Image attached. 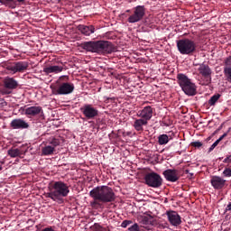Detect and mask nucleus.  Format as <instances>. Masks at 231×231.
Listing matches in <instances>:
<instances>
[{
    "mask_svg": "<svg viewBox=\"0 0 231 231\" xmlns=\"http://www.w3.org/2000/svg\"><path fill=\"white\" fill-rule=\"evenodd\" d=\"M166 216L172 226H180L181 225V217L176 211H167Z\"/></svg>",
    "mask_w": 231,
    "mask_h": 231,
    "instance_id": "obj_13",
    "label": "nucleus"
},
{
    "mask_svg": "<svg viewBox=\"0 0 231 231\" xmlns=\"http://www.w3.org/2000/svg\"><path fill=\"white\" fill-rule=\"evenodd\" d=\"M231 211V202L226 206V212Z\"/></svg>",
    "mask_w": 231,
    "mask_h": 231,
    "instance_id": "obj_40",
    "label": "nucleus"
},
{
    "mask_svg": "<svg viewBox=\"0 0 231 231\" xmlns=\"http://www.w3.org/2000/svg\"><path fill=\"white\" fill-rule=\"evenodd\" d=\"M147 124H149V122L145 121L144 119H136L134 122V127L135 131H143V125H147Z\"/></svg>",
    "mask_w": 231,
    "mask_h": 231,
    "instance_id": "obj_24",
    "label": "nucleus"
},
{
    "mask_svg": "<svg viewBox=\"0 0 231 231\" xmlns=\"http://www.w3.org/2000/svg\"><path fill=\"white\" fill-rule=\"evenodd\" d=\"M69 194V186L63 181H55L50 187V192L46 194V198H50L56 203H64V198H68Z\"/></svg>",
    "mask_w": 231,
    "mask_h": 231,
    "instance_id": "obj_2",
    "label": "nucleus"
},
{
    "mask_svg": "<svg viewBox=\"0 0 231 231\" xmlns=\"http://www.w3.org/2000/svg\"><path fill=\"white\" fill-rule=\"evenodd\" d=\"M143 17H145V6L137 5L134 8V14L128 17L127 21L130 23H140Z\"/></svg>",
    "mask_w": 231,
    "mask_h": 231,
    "instance_id": "obj_9",
    "label": "nucleus"
},
{
    "mask_svg": "<svg viewBox=\"0 0 231 231\" xmlns=\"http://www.w3.org/2000/svg\"><path fill=\"white\" fill-rule=\"evenodd\" d=\"M144 181L148 187L152 189H160V186L162 185L163 180L162 176L156 172H150L144 176Z\"/></svg>",
    "mask_w": 231,
    "mask_h": 231,
    "instance_id": "obj_7",
    "label": "nucleus"
},
{
    "mask_svg": "<svg viewBox=\"0 0 231 231\" xmlns=\"http://www.w3.org/2000/svg\"><path fill=\"white\" fill-rule=\"evenodd\" d=\"M52 95H71L75 91V85L71 82L57 81L55 85H51Z\"/></svg>",
    "mask_w": 231,
    "mask_h": 231,
    "instance_id": "obj_5",
    "label": "nucleus"
},
{
    "mask_svg": "<svg viewBox=\"0 0 231 231\" xmlns=\"http://www.w3.org/2000/svg\"><path fill=\"white\" fill-rule=\"evenodd\" d=\"M152 113H154V108L151 106L143 107V109L138 111L137 116L142 118L143 120L149 122L151 118H152Z\"/></svg>",
    "mask_w": 231,
    "mask_h": 231,
    "instance_id": "obj_12",
    "label": "nucleus"
},
{
    "mask_svg": "<svg viewBox=\"0 0 231 231\" xmlns=\"http://www.w3.org/2000/svg\"><path fill=\"white\" fill-rule=\"evenodd\" d=\"M177 82H178L179 86L181 88V89L183 90L192 81H190L189 77H187L185 74L180 73L177 75Z\"/></svg>",
    "mask_w": 231,
    "mask_h": 231,
    "instance_id": "obj_18",
    "label": "nucleus"
},
{
    "mask_svg": "<svg viewBox=\"0 0 231 231\" xmlns=\"http://www.w3.org/2000/svg\"><path fill=\"white\" fill-rule=\"evenodd\" d=\"M90 198L101 203H113L116 199V195L109 186H97L89 192Z\"/></svg>",
    "mask_w": 231,
    "mask_h": 231,
    "instance_id": "obj_3",
    "label": "nucleus"
},
{
    "mask_svg": "<svg viewBox=\"0 0 231 231\" xmlns=\"http://www.w3.org/2000/svg\"><path fill=\"white\" fill-rule=\"evenodd\" d=\"M197 147H200L199 145H198Z\"/></svg>",
    "mask_w": 231,
    "mask_h": 231,
    "instance_id": "obj_45",
    "label": "nucleus"
},
{
    "mask_svg": "<svg viewBox=\"0 0 231 231\" xmlns=\"http://www.w3.org/2000/svg\"><path fill=\"white\" fill-rule=\"evenodd\" d=\"M225 183H226V180L219 176H214L211 179V185L217 190L223 189V187H225Z\"/></svg>",
    "mask_w": 231,
    "mask_h": 231,
    "instance_id": "obj_17",
    "label": "nucleus"
},
{
    "mask_svg": "<svg viewBox=\"0 0 231 231\" xmlns=\"http://www.w3.org/2000/svg\"><path fill=\"white\" fill-rule=\"evenodd\" d=\"M224 68H231V56H228L224 60Z\"/></svg>",
    "mask_w": 231,
    "mask_h": 231,
    "instance_id": "obj_29",
    "label": "nucleus"
},
{
    "mask_svg": "<svg viewBox=\"0 0 231 231\" xmlns=\"http://www.w3.org/2000/svg\"><path fill=\"white\" fill-rule=\"evenodd\" d=\"M52 145H60V140L59 138H53L51 142Z\"/></svg>",
    "mask_w": 231,
    "mask_h": 231,
    "instance_id": "obj_35",
    "label": "nucleus"
},
{
    "mask_svg": "<svg viewBox=\"0 0 231 231\" xmlns=\"http://www.w3.org/2000/svg\"><path fill=\"white\" fill-rule=\"evenodd\" d=\"M129 231H140V226L138 224H134L128 228Z\"/></svg>",
    "mask_w": 231,
    "mask_h": 231,
    "instance_id": "obj_32",
    "label": "nucleus"
},
{
    "mask_svg": "<svg viewBox=\"0 0 231 231\" xmlns=\"http://www.w3.org/2000/svg\"><path fill=\"white\" fill-rule=\"evenodd\" d=\"M224 163H231V154L227 156L224 161Z\"/></svg>",
    "mask_w": 231,
    "mask_h": 231,
    "instance_id": "obj_38",
    "label": "nucleus"
},
{
    "mask_svg": "<svg viewBox=\"0 0 231 231\" xmlns=\"http://www.w3.org/2000/svg\"><path fill=\"white\" fill-rule=\"evenodd\" d=\"M162 174L165 180L167 181H171V183H174L180 180V175H178V171L176 170H165Z\"/></svg>",
    "mask_w": 231,
    "mask_h": 231,
    "instance_id": "obj_15",
    "label": "nucleus"
},
{
    "mask_svg": "<svg viewBox=\"0 0 231 231\" xmlns=\"http://www.w3.org/2000/svg\"><path fill=\"white\" fill-rule=\"evenodd\" d=\"M227 135H228V133H225L212 145H218L219 142H221V140H223V138H226V136H227Z\"/></svg>",
    "mask_w": 231,
    "mask_h": 231,
    "instance_id": "obj_33",
    "label": "nucleus"
},
{
    "mask_svg": "<svg viewBox=\"0 0 231 231\" xmlns=\"http://www.w3.org/2000/svg\"><path fill=\"white\" fill-rule=\"evenodd\" d=\"M42 113V106H29L24 109V115L27 116H37V115H41Z\"/></svg>",
    "mask_w": 231,
    "mask_h": 231,
    "instance_id": "obj_19",
    "label": "nucleus"
},
{
    "mask_svg": "<svg viewBox=\"0 0 231 231\" xmlns=\"http://www.w3.org/2000/svg\"><path fill=\"white\" fill-rule=\"evenodd\" d=\"M197 48L198 45L196 44V42L189 38H183L177 41V50L180 55H193L196 53Z\"/></svg>",
    "mask_w": 231,
    "mask_h": 231,
    "instance_id": "obj_4",
    "label": "nucleus"
},
{
    "mask_svg": "<svg viewBox=\"0 0 231 231\" xmlns=\"http://www.w3.org/2000/svg\"><path fill=\"white\" fill-rule=\"evenodd\" d=\"M224 73L226 75V80L231 82V68H224Z\"/></svg>",
    "mask_w": 231,
    "mask_h": 231,
    "instance_id": "obj_28",
    "label": "nucleus"
},
{
    "mask_svg": "<svg viewBox=\"0 0 231 231\" xmlns=\"http://www.w3.org/2000/svg\"><path fill=\"white\" fill-rule=\"evenodd\" d=\"M222 129H223V125H221L218 127L217 131H221Z\"/></svg>",
    "mask_w": 231,
    "mask_h": 231,
    "instance_id": "obj_43",
    "label": "nucleus"
},
{
    "mask_svg": "<svg viewBox=\"0 0 231 231\" xmlns=\"http://www.w3.org/2000/svg\"><path fill=\"white\" fill-rule=\"evenodd\" d=\"M175 134L172 132H170L168 134H161L158 136V142L160 145H166V143H169L171 140L174 138Z\"/></svg>",
    "mask_w": 231,
    "mask_h": 231,
    "instance_id": "obj_21",
    "label": "nucleus"
},
{
    "mask_svg": "<svg viewBox=\"0 0 231 231\" xmlns=\"http://www.w3.org/2000/svg\"><path fill=\"white\" fill-rule=\"evenodd\" d=\"M182 91L189 97H194L196 95V84L191 81Z\"/></svg>",
    "mask_w": 231,
    "mask_h": 231,
    "instance_id": "obj_23",
    "label": "nucleus"
},
{
    "mask_svg": "<svg viewBox=\"0 0 231 231\" xmlns=\"http://www.w3.org/2000/svg\"><path fill=\"white\" fill-rule=\"evenodd\" d=\"M14 1L15 0H0V3H2V5H8L9 3H14ZM26 0H17L18 3H23Z\"/></svg>",
    "mask_w": 231,
    "mask_h": 231,
    "instance_id": "obj_31",
    "label": "nucleus"
},
{
    "mask_svg": "<svg viewBox=\"0 0 231 231\" xmlns=\"http://www.w3.org/2000/svg\"><path fill=\"white\" fill-rule=\"evenodd\" d=\"M129 225H133V221L131 220H124L121 224L122 228H127Z\"/></svg>",
    "mask_w": 231,
    "mask_h": 231,
    "instance_id": "obj_30",
    "label": "nucleus"
},
{
    "mask_svg": "<svg viewBox=\"0 0 231 231\" xmlns=\"http://www.w3.org/2000/svg\"><path fill=\"white\" fill-rule=\"evenodd\" d=\"M157 152H163L165 151V148H162V145L155 146Z\"/></svg>",
    "mask_w": 231,
    "mask_h": 231,
    "instance_id": "obj_37",
    "label": "nucleus"
},
{
    "mask_svg": "<svg viewBox=\"0 0 231 231\" xmlns=\"http://www.w3.org/2000/svg\"><path fill=\"white\" fill-rule=\"evenodd\" d=\"M64 69V67L59 66V65H54V66H49L45 67L43 69V73L46 75H50V73H60Z\"/></svg>",
    "mask_w": 231,
    "mask_h": 231,
    "instance_id": "obj_22",
    "label": "nucleus"
},
{
    "mask_svg": "<svg viewBox=\"0 0 231 231\" xmlns=\"http://www.w3.org/2000/svg\"><path fill=\"white\" fill-rule=\"evenodd\" d=\"M224 176H226V178H230L231 177V169L230 168H226L223 171Z\"/></svg>",
    "mask_w": 231,
    "mask_h": 231,
    "instance_id": "obj_34",
    "label": "nucleus"
},
{
    "mask_svg": "<svg viewBox=\"0 0 231 231\" xmlns=\"http://www.w3.org/2000/svg\"><path fill=\"white\" fill-rule=\"evenodd\" d=\"M189 145H203V143L201 142H193Z\"/></svg>",
    "mask_w": 231,
    "mask_h": 231,
    "instance_id": "obj_39",
    "label": "nucleus"
},
{
    "mask_svg": "<svg viewBox=\"0 0 231 231\" xmlns=\"http://www.w3.org/2000/svg\"><path fill=\"white\" fill-rule=\"evenodd\" d=\"M79 111L87 118V120H95L98 116V109L93 106L91 104H85L80 108Z\"/></svg>",
    "mask_w": 231,
    "mask_h": 231,
    "instance_id": "obj_8",
    "label": "nucleus"
},
{
    "mask_svg": "<svg viewBox=\"0 0 231 231\" xmlns=\"http://www.w3.org/2000/svg\"><path fill=\"white\" fill-rule=\"evenodd\" d=\"M53 151H55L53 146H44L42 148V154H44V156H50V154H53Z\"/></svg>",
    "mask_w": 231,
    "mask_h": 231,
    "instance_id": "obj_27",
    "label": "nucleus"
},
{
    "mask_svg": "<svg viewBox=\"0 0 231 231\" xmlns=\"http://www.w3.org/2000/svg\"><path fill=\"white\" fill-rule=\"evenodd\" d=\"M199 68L197 71L201 75L204 79H206V84H210L212 82V69L207 63H201L198 65Z\"/></svg>",
    "mask_w": 231,
    "mask_h": 231,
    "instance_id": "obj_10",
    "label": "nucleus"
},
{
    "mask_svg": "<svg viewBox=\"0 0 231 231\" xmlns=\"http://www.w3.org/2000/svg\"><path fill=\"white\" fill-rule=\"evenodd\" d=\"M8 154L11 156V158H17V156H21V150L17 148H12L8 151Z\"/></svg>",
    "mask_w": 231,
    "mask_h": 231,
    "instance_id": "obj_26",
    "label": "nucleus"
},
{
    "mask_svg": "<svg viewBox=\"0 0 231 231\" xmlns=\"http://www.w3.org/2000/svg\"><path fill=\"white\" fill-rule=\"evenodd\" d=\"M5 164V162H0V171H3V165Z\"/></svg>",
    "mask_w": 231,
    "mask_h": 231,
    "instance_id": "obj_42",
    "label": "nucleus"
},
{
    "mask_svg": "<svg viewBox=\"0 0 231 231\" xmlns=\"http://www.w3.org/2000/svg\"><path fill=\"white\" fill-rule=\"evenodd\" d=\"M214 149H216V145H211L208 150V152H212V151H214Z\"/></svg>",
    "mask_w": 231,
    "mask_h": 231,
    "instance_id": "obj_41",
    "label": "nucleus"
},
{
    "mask_svg": "<svg viewBox=\"0 0 231 231\" xmlns=\"http://www.w3.org/2000/svg\"><path fill=\"white\" fill-rule=\"evenodd\" d=\"M219 98H221V95L220 94H215L214 96H212L208 104V106H216V104L217 103V100H219Z\"/></svg>",
    "mask_w": 231,
    "mask_h": 231,
    "instance_id": "obj_25",
    "label": "nucleus"
},
{
    "mask_svg": "<svg viewBox=\"0 0 231 231\" xmlns=\"http://www.w3.org/2000/svg\"><path fill=\"white\" fill-rule=\"evenodd\" d=\"M80 48L90 53L97 55H106L115 51V45L108 41H90L81 43Z\"/></svg>",
    "mask_w": 231,
    "mask_h": 231,
    "instance_id": "obj_1",
    "label": "nucleus"
},
{
    "mask_svg": "<svg viewBox=\"0 0 231 231\" xmlns=\"http://www.w3.org/2000/svg\"><path fill=\"white\" fill-rule=\"evenodd\" d=\"M90 205L93 208H97V207H98V202L97 199H94L92 202H90Z\"/></svg>",
    "mask_w": 231,
    "mask_h": 231,
    "instance_id": "obj_36",
    "label": "nucleus"
},
{
    "mask_svg": "<svg viewBox=\"0 0 231 231\" xmlns=\"http://www.w3.org/2000/svg\"><path fill=\"white\" fill-rule=\"evenodd\" d=\"M126 12H130V10H127Z\"/></svg>",
    "mask_w": 231,
    "mask_h": 231,
    "instance_id": "obj_44",
    "label": "nucleus"
},
{
    "mask_svg": "<svg viewBox=\"0 0 231 231\" xmlns=\"http://www.w3.org/2000/svg\"><path fill=\"white\" fill-rule=\"evenodd\" d=\"M77 30L80 32L82 35L89 37V35L95 33V26L79 24L77 26Z\"/></svg>",
    "mask_w": 231,
    "mask_h": 231,
    "instance_id": "obj_16",
    "label": "nucleus"
},
{
    "mask_svg": "<svg viewBox=\"0 0 231 231\" xmlns=\"http://www.w3.org/2000/svg\"><path fill=\"white\" fill-rule=\"evenodd\" d=\"M10 127L12 129H28L30 125L24 119L16 118L11 121Z\"/></svg>",
    "mask_w": 231,
    "mask_h": 231,
    "instance_id": "obj_14",
    "label": "nucleus"
},
{
    "mask_svg": "<svg viewBox=\"0 0 231 231\" xmlns=\"http://www.w3.org/2000/svg\"><path fill=\"white\" fill-rule=\"evenodd\" d=\"M4 85L6 89H17L19 82L14 78L7 77L4 79Z\"/></svg>",
    "mask_w": 231,
    "mask_h": 231,
    "instance_id": "obj_20",
    "label": "nucleus"
},
{
    "mask_svg": "<svg viewBox=\"0 0 231 231\" xmlns=\"http://www.w3.org/2000/svg\"><path fill=\"white\" fill-rule=\"evenodd\" d=\"M139 225L145 230H152L154 226V217L151 215H143L139 217Z\"/></svg>",
    "mask_w": 231,
    "mask_h": 231,
    "instance_id": "obj_11",
    "label": "nucleus"
},
{
    "mask_svg": "<svg viewBox=\"0 0 231 231\" xmlns=\"http://www.w3.org/2000/svg\"><path fill=\"white\" fill-rule=\"evenodd\" d=\"M30 64L27 61L5 62L3 68L10 71L12 75L15 73H24L28 69Z\"/></svg>",
    "mask_w": 231,
    "mask_h": 231,
    "instance_id": "obj_6",
    "label": "nucleus"
}]
</instances>
